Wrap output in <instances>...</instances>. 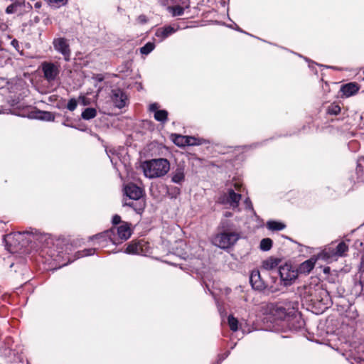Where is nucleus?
<instances>
[{
	"label": "nucleus",
	"instance_id": "f03ea898",
	"mask_svg": "<svg viewBox=\"0 0 364 364\" xmlns=\"http://www.w3.org/2000/svg\"><path fill=\"white\" fill-rule=\"evenodd\" d=\"M141 168L146 178H159L168 172L170 164L166 159H155L143 162Z\"/></svg>",
	"mask_w": 364,
	"mask_h": 364
},
{
	"label": "nucleus",
	"instance_id": "ddd939ff",
	"mask_svg": "<svg viewBox=\"0 0 364 364\" xmlns=\"http://www.w3.org/2000/svg\"><path fill=\"white\" fill-rule=\"evenodd\" d=\"M114 229V237H116L118 243L128 240L132 235V230L130 224L126 222H122V224Z\"/></svg>",
	"mask_w": 364,
	"mask_h": 364
},
{
	"label": "nucleus",
	"instance_id": "8fccbe9b",
	"mask_svg": "<svg viewBox=\"0 0 364 364\" xmlns=\"http://www.w3.org/2000/svg\"><path fill=\"white\" fill-rule=\"evenodd\" d=\"M318 290H320V291H321V293L326 294V291H324L321 290L319 287H318Z\"/></svg>",
	"mask_w": 364,
	"mask_h": 364
},
{
	"label": "nucleus",
	"instance_id": "6e6552de",
	"mask_svg": "<svg viewBox=\"0 0 364 364\" xmlns=\"http://www.w3.org/2000/svg\"><path fill=\"white\" fill-rule=\"evenodd\" d=\"M41 68L45 79L49 82L54 81L60 73L59 65L51 62H43Z\"/></svg>",
	"mask_w": 364,
	"mask_h": 364
},
{
	"label": "nucleus",
	"instance_id": "412c9836",
	"mask_svg": "<svg viewBox=\"0 0 364 364\" xmlns=\"http://www.w3.org/2000/svg\"><path fill=\"white\" fill-rule=\"evenodd\" d=\"M331 245L338 258L345 257L348 251V245L345 242H341L337 245L332 243Z\"/></svg>",
	"mask_w": 364,
	"mask_h": 364
},
{
	"label": "nucleus",
	"instance_id": "20e7f679",
	"mask_svg": "<svg viewBox=\"0 0 364 364\" xmlns=\"http://www.w3.org/2000/svg\"><path fill=\"white\" fill-rule=\"evenodd\" d=\"M262 311L269 316L271 321H287L289 322L292 318L290 314L291 312H287L284 307L274 304H263Z\"/></svg>",
	"mask_w": 364,
	"mask_h": 364
},
{
	"label": "nucleus",
	"instance_id": "c9c22d12",
	"mask_svg": "<svg viewBox=\"0 0 364 364\" xmlns=\"http://www.w3.org/2000/svg\"><path fill=\"white\" fill-rule=\"evenodd\" d=\"M95 250H96L95 248L85 249L82 252H77V257H85V256L92 255L95 252Z\"/></svg>",
	"mask_w": 364,
	"mask_h": 364
},
{
	"label": "nucleus",
	"instance_id": "09e8293b",
	"mask_svg": "<svg viewBox=\"0 0 364 364\" xmlns=\"http://www.w3.org/2000/svg\"><path fill=\"white\" fill-rule=\"evenodd\" d=\"M80 98L82 99L83 104H84L85 105H87L86 98H85V97H80Z\"/></svg>",
	"mask_w": 364,
	"mask_h": 364
},
{
	"label": "nucleus",
	"instance_id": "423d86ee",
	"mask_svg": "<svg viewBox=\"0 0 364 364\" xmlns=\"http://www.w3.org/2000/svg\"><path fill=\"white\" fill-rule=\"evenodd\" d=\"M31 9V4L26 2L25 0H15L14 3L6 7V13L7 14H18V15H24L30 12Z\"/></svg>",
	"mask_w": 364,
	"mask_h": 364
},
{
	"label": "nucleus",
	"instance_id": "37998d69",
	"mask_svg": "<svg viewBox=\"0 0 364 364\" xmlns=\"http://www.w3.org/2000/svg\"><path fill=\"white\" fill-rule=\"evenodd\" d=\"M159 106L157 103H152L149 105V111L154 112L155 113L156 111H159Z\"/></svg>",
	"mask_w": 364,
	"mask_h": 364
},
{
	"label": "nucleus",
	"instance_id": "2f4dec72",
	"mask_svg": "<svg viewBox=\"0 0 364 364\" xmlns=\"http://www.w3.org/2000/svg\"><path fill=\"white\" fill-rule=\"evenodd\" d=\"M228 323L230 328L232 331H237L238 330V321L232 315H230L228 318Z\"/></svg>",
	"mask_w": 364,
	"mask_h": 364
},
{
	"label": "nucleus",
	"instance_id": "0eeeda50",
	"mask_svg": "<svg viewBox=\"0 0 364 364\" xmlns=\"http://www.w3.org/2000/svg\"><path fill=\"white\" fill-rule=\"evenodd\" d=\"M279 274L285 286L290 285L298 276L297 270L287 264L279 267Z\"/></svg>",
	"mask_w": 364,
	"mask_h": 364
},
{
	"label": "nucleus",
	"instance_id": "79ce46f5",
	"mask_svg": "<svg viewBox=\"0 0 364 364\" xmlns=\"http://www.w3.org/2000/svg\"><path fill=\"white\" fill-rule=\"evenodd\" d=\"M38 240L41 241H45L47 243V245H49L50 241H51V239L49 235H42L39 237Z\"/></svg>",
	"mask_w": 364,
	"mask_h": 364
},
{
	"label": "nucleus",
	"instance_id": "aec40b11",
	"mask_svg": "<svg viewBox=\"0 0 364 364\" xmlns=\"http://www.w3.org/2000/svg\"><path fill=\"white\" fill-rule=\"evenodd\" d=\"M181 5H174L167 7V10L173 16H179L183 14L184 9L188 8L187 0H181Z\"/></svg>",
	"mask_w": 364,
	"mask_h": 364
},
{
	"label": "nucleus",
	"instance_id": "dca6fc26",
	"mask_svg": "<svg viewBox=\"0 0 364 364\" xmlns=\"http://www.w3.org/2000/svg\"><path fill=\"white\" fill-rule=\"evenodd\" d=\"M318 259L317 255L302 262L296 269L298 274H308L314 268L316 261Z\"/></svg>",
	"mask_w": 364,
	"mask_h": 364
},
{
	"label": "nucleus",
	"instance_id": "a878e982",
	"mask_svg": "<svg viewBox=\"0 0 364 364\" xmlns=\"http://www.w3.org/2000/svg\"><path fill=\"white\" fill-rule=\"evenodd\" d=\"M97 115V110L92 107H88L84 109L81 117L85 120H90L95 118Z\"/></svg>",
	"mask_w": 364,
	"mask_h": 364
},
{
	"label": "nucleus",
	"instance_id": "f704fd0d",
	"mask_svg": "<svg viewBox=\"0 0 364 364\" xmlns=\"http://www.w3.org/2000/svg\"><path fill=\"white\" fill-rule=\"evenodd\" d=\"M244 205L245 206V209L250 212L252 215L255 217H257L255 211L254 210L252 203L249 198H247L244 201Z\"/></svg>",
	"mask_w": 364,
	"mask_h": 364
},
{
	"label": "nucleus",
	"instance_id": "cd10ccee",
	"mask_svg": "<svg viewBox=\"0 0 364 364\" xmlns=\"http://www.w3.org/2000/svg\"><path fill=\"white\" fill-rule=\"evenodd\" d=\"M267 227L271 230H282L285 228V225L277 221H269L267 223Z\"/></svg>",
	"mask_w": 364,
	"mask_h": 364
},
{
	"label": "nucleus",
	"instance_id": "7c9ffc66",
	"mask_svg": "<svg viewBox=\"0 0 364 364\" xmlns=\"http://www.w3.org/2000/svg\"><path fill=\"white\" fill-rule=\"evenodd\" d=\"M155 48V44L153 42H148L140 48V52L143 55L149 54Z\"/></svg>",
	"mask_w": 364,
	"mask_h": 364
},
{
	"label": "nucleus",
	"instance_id": "bb28decb",
	"mask_svg": "<svg viewBox=\"0 0 364 364\" xmlns=\"http://www.w3.org/2000/svg\"><path fill=\"white\" fill-rule=\"evenodd\" d=\"M168 112L164 109L156 111L154 113V119L161 123H165L167 121Z\"/></svg>",
	"mask_w": 364,
	"mask_h": 364
},
{
	"label": "nucleus",
	"instance_id": "4468645a",
	"mask_svg": "<svg viewBox=\"0 0 364 364\" xmlns=\"http://www.w3.org/2000/svg\"><path fill=\"white\" fill-rule=\"evenodd\" d=\"M178 29V26H165L160 27L156 30L155 36L159 39V41H163L168 36L174 33Z\"/></svg>",
	"mask_w": 364,
	"mask_h": 364
},
{
	"label": "nucleus",
	"instance_id": "39448f33",
	"mask_svg": "<svg viewBox=\"0 0 364 364\" xmlns=\"http://www.w3.org/2000/svg\"><path fill=\"white\" fill-rule=\"evenodd\" d=\"M234 186L238 193H235L233 189L229 188L227 193H223L218 198L220 203L228 205L233 210L238 208L239 202L241 199L240 192H242L241 188L242 186L240 183L236 182Z\"/></svg>",
	"mask_w": 364,
	"mask_h": 364
},
{
	"label": "nucleus",
	"instance_id": "1a4fd4ad",
	"mask_svg": "<svg viewBox=\"0 0 364 364\" xmlns=\"http://www.w3.org/2000/svg\"><path fill=\"white\" fill-rule=\"evenodd\" d=\"M53 46L55 51L63 55L65 60H70L71 51L66 38L62 37L54 38Z\"/></svg>",
	"mask_w": 364,
	"mask_h": 364
},
{
	"label": "nucleus",
	"instance_id": "58836bf2",
	"mask_svg": "<svg viewBox=\"0 0 364 364\" xmlns=\"http://www.w3.org/2000/svg\"><path fill=\"white\" fill-rule=\"evenodd\" d=\"M106 151H107V154L108 155L109 158L110 159L111 163L115 167L117 164V159L114 157L115 151L113 149H109V150H106Z\"/></svg>",
	"mask_w": 364,
	"mask_h": 364
},
{
	"label": "nucleus",
	"instance_id": "f3484780",
	"mask_svg": "<svg viewBox=\"0 0 364 364\" xmlns=\"http://www.w3.org/2000/svg\"><path fill=\"white\" fill-rule=\"evenodd\" d=\"M250 282L255 289L262 290L265 288L264 282L261 279L260 273L257 269L252 271L250 277Z\"/></svg>",
	"mask_w": 364,
	"mask_h": 364
},
{
	"label": "nucleus",
	"instance_id": "f257e3e1",
	"mask_svg": "<svg viewBox=\"0 0 364 364\" xmlns=\"http://www.w3.org/2000/svg\"><path fill=\"white\" fill-rule=\"evenodd\" d=\"M124 191L126 196L131 200L128 202L125 198L124 205L131 207L136 213H141L146 205L145 200L142 198L144 193L142 188L130 183L124 186Z\"/></svg>",
	"mask_w": 364,
	"mask_h": 364
},
{
	"label": "nucleus",
	"instance_id": "9d476101",
	"mask_svg": "<svg viewBox=\"0 0 364 364\" xmlns=\"http://www.w3.org/2000/svg\"><path fill=\"white\" fill-rule=\"evenodd\" d=\"M110 97L114 105L119 109L124 108L129 103L128 96L127 93L122 89H112L111 91Z\"/></svg>",
	"mask_w": 364,
	"mask_h": 364
},
{
	"label": "nucleus",
	"instance_id": "473e14b6",
	"mask_svg": "<svg viewBox=\"0 0 364 364\" xmlns=\"http://www.w3.org/2000/svg\"><path fill=\"white\" fill-rule=\"evenodd\" d=\"M186 146H195L202 144V139L195 136H186Z\"/></svg>",
	"mask_w": 364,
	"mask_h": 364
},
{
	"label": "nucleus",
	"instance_id": "72a5a7b5",
	"mask_svg": "<svg viewBox=\"0 0 364 364\" xmlns=\"http://www.w3.org/2000/svg\"><path fill=\"white\" fill-rule=\"evenodd\" d=\"M141 253V255H146L150 253V245L149 243L144 240H140Z\"/></svg>",
	"mask_w": 364,
	"mask_h": 364
},
{
	"label": "nucleus",
	"instance_id": "4be33fe9",
	"mask_svg": "<svg viewBox=\"0 0 364 364\" xmlns=\"http://www.w3.org/2000/svg\"><path fill=\"white\" fill-rule=\"evenodd\" d=\"M140 240L132 241L127 246L124 252L131 255H140L141 253Z\"/></svg>",
	"mask_w": 364,
	"mask_h": 364
},
{
	"label": "nucleus",
	"instance_id": "f8f14e48",
	"mask_svg": "<svg viewBox=\"0 0 364 364\" xmlns=\"http://www.w3.org/2000/svg\"><path fill=\"white\" fill-rule=\"evenodd\" d=\"M90 240L94 241V245L98 244L99 246L103 247L104 242L107 240L111 241L113 244H118V242L114 237V229H110L104 232L95 235L90 237Z\"/></svg>",
	"mask_w": 364,
	"mask_h": 364
},
{
	"label": "nucleus",
	"instance_id": "a18cd8bd",
	"mask_svg": "<svg viewBox=\"0 0 364 364\" xmlns=\"http://www.w3.org/2000/svg\"><path fill=\"white\" fill-rule=\"evenodd\" d=\"M137 21L140 23H145L147 22V18L145 15H140L137 18Z\"/></svg>",
	"mask_w": 364,
	"mask_h": 364
},
{
	"label": "nucleus",
	"instance_id": "393cba45",
	"mask_svg": "<svg viewBox=\"0 0 364 364\" xmlns=\"http://www.w3.org/2000/svg\"><path fill=\"white\" fill-rule=\"evenodd\" d=\"M33 118L41 119V120H45V121H53L55 119V117L53 113L50 112H38L35 116H33Z\"/></svg>",
	"mask_w": 364,
	"mask_h": 364
},
{
	"label": "nucleus",
	"instance_id": "9b49d317",
	"mask_svg": "<svg viewBox=\"0 0 364 364\" xmlns=\"http://www.w3.org/2000/svg\"><path fill=\"white\" fill-rule=\"evenodd\" d=\"M21 237L22 232H21L10 233L4 236V241L9 252L14 253L18 251Z\"/></svg>",
	"mask_w": 364,
	"mask_h": 364
},
{
	"label": "nucleus",
	"instance_id": "b1692460",
	"mask_svg": "<svg viewBox=\"0 0 364 364\" xmlns=\"http://www.w3.org/2000/svg\"><path fill=\"white\" fill-rule=\"evenodd\" d=\"M357 164L356 173L358 177L361 181L364 182V157H360L358 159Z\"/></svg>",
	"mask_w": 364,
	"mask_h": 364
},
{
	"label": "nucleus",
	"instance_id": "3c124183",
	"mask_svg": "<svg viewBox=\"0 0 364 364\" xmlns=\"http://www.w3.org/2000/svg\"><path fill=\"white\" fill-rule=\"evenodd\" d=\"M226 357H228V354H227V355H225V356H224V357L223 358V359H225Z\"/></svg>",
	"mask_w": 364,
	"mask_h": 364
},
{
	"label": "nucleus",
	"instance_id": "c85d7f7f",
	"mask_svg": "<svg viewBox=\"0 0 364 364\" xmlns=\"http://www.w3.org/2000/svg\"><path fill=\"white\" fill-rule=\"evenodd\" d=\"M272 247V240L270 238H264L261 240L259 247L262 251H268Z\"/></svg>",
	"mask_w": 364,
	"mask_h": 364
},
{
	"label": "nucleus",
	"instance_id": "a211bd4d",
	"mask_svg": "<svg viewBox=\"0 0 364 364\" xmlns=\"http://www.w3.org/2000/svg\"><path fill=\"white\" fill-rule=\"evenodd\" d=\"M360 89V86L356 82H349L341 87V92L342 95L346 97H349L355 95Z\"/></svg>",
	"mask_w": 364,
	"mask_h": 364
},
{
	"label": "nucleus",
	"instance_id": "e433bc0d",
	"mask_svg": "<svg viewBox=\"0 0 364 364\" xmlns=\"http://www.w3.org/2000/svg\"><path fill=\"white\" fill-rule=\"evenodd\" d=\"M341 112V107L337 105H331L327 109V112L330 114L336 115Z\"/></svg>",
	"mask_w": 364,
	"mask_h": 364
},
{
	"label": "nucleus",
	"instance_id": "c756f323",
	"mask_svg": "<svg viewBox=\"0 0 364 364\" xmlns=\"http://www.w3.org/2000/svg\"><path fill=\"white\" fill-rule=\"evenodd\" d=\"M186 136L182 135H174L173 139V143L178 146H186Z\"/></svg>",
	"mask_w": 364,
	"mask_h": 364
},
{
	"label": "nucleus",
	"instance_id": "de8ad7c7",
	"mask_svg": "<svg viewBox=\"0 0 364 364\" xmlns=\"http://www.w3.org/2000/svg\"><path fill=\"white\" fill-rule=\"evenodd\" d=\"M35 6V8H36V9H40V8L41 7V2H36V3L35 4V6Z\"/></svg>",
	"mask_w": 364,
	"mask_h": 364
},
{
	"label": "nucleus",
	"instance_id": "6ab92c4d",
	"mask_svg": "<svg viewBox=\"0 0 364 364\" xmlns=\"http://www.w3.org/2000/svg\"><path fill=\"white\" fill-rule=\"evenodd\" d=\"M185 180V169L183 166H178L171 173V181L173 183L181 184Z\"/></svg>",
	"mask_w": 364,
	"mask_h": 364
},
{
	"label": "nucleus",
	"instance_id": "a19ab883",
	"mask_svg": "<svg viewBox=\"0 0 364 364\" xmlns=\"http://www.w3.org/2000/svg\"><path fill=\"white\" fill-rule=\"evenodd\" d=\"M306 293H308L309 294L310 296H311V301H315L316 300H317V296L316 295H315L313 292H312V288L311 287H306Z\"/></svg>",
	"mask_w": 364,
	"mask_h": 364
},
{
	"label": "nucleus",
	"instance_id": "ea45409f",
	"mask_svg": "<svg viewBox=\"0 0 364 364\" xmlns=\"http://www.w3.org/2000/svg\"><path fill=\"white\" fill-rule=\"evenodd\" d=\"M77 106V100L74 98L70 99L67 105V108L70 111H74Z\"/></svg>",
	"mask_w": 364,
	"mask_h": 364
},
{
	"label": "nucleus",
	"instance_id": "49530a36",
	"mask_svg": "<svg viewBox=\"0 0 364 364\" xmlns=\"http://www.w3.org/2000/svg\"><path fill=\"white\" fill-rule=\"evenodd\" d=\"M232 214L229 212V211H226L225 213H224V216L225 218H229V217H232Z\"/></svg>",
	"mask_w": 364,
	"mask_h": 364
},
{
	"label": "nucleus",
	"instance_id": "c03bdc74",
	"mask_svg": "<svg viewBox=\"0 0 364 364\" xmlns=\"http://www.w3.org/2000/svg\"><path fill=\"white\" fill-rule=\"evenodd\" d=\"M121 223V217L118 215H115L112 218V223L114 225H118Z\"/></svg>",
	"mask_w": 364,
	"mask_h": 364
},
{
	"label": "nucleus",
	"instance_id": "4c0bfd02",
	"mask_svg": "<svg viewBox=\"0 0 364 364\" xmlns=\"http://www.w3.org/2000/svg\"><path fill=\"white\" fill-rule=\"evenodd\" d=\"M52 6H60L67 3L68 0H45Z\"/></svg>",
	"mask_w": 364,
	"mask_h": 364
},
{
	"label": "nucleus",
	"instance_id": "5701e85b",
	"mask_svg": "<svg viewBox=\"0 0 364 364\" xmlns=\"http://www.w3.org/2000/svg\"><path fill=\"white\" fill-rule=\"evenodd\" d=\"M279 260L275 258H268L262 262V268L265 270L275 269L279 264Z\"/></svg>",
	"mask_w": 364,
	"mask_h": 364
},
{
	"label": "nucleus",
	"instance_id": "7ed1b4c3",
	"mask_svg": "<svg viewBox=\"0 0 364 364\" xmlns=\"http://www.w3.org/2000/svg\"><path fill=\"white\" fill-rule=\"evenodd\" d=\"M223 231L215 235L212 240L214 245L221 248L228 249L238 240L240 235L236 232H229L225 226V222L222 223Z\"/></svg>",
	"mask_w": 364,
	"mask_h": 364
},
{
	"label": "nucleus",
	"instance_id": "2eb2a0df",
	"mask_svg": "<svg viewBox=\"0 0 364 364\" xmlns=\"http://www.w3.org/2000/svg\"><path fill=\"white\" fill-rule=\"evenodd\" d=\"M318 259L327 262H332L338 260V257L331 245L326 246L320 253L317 255Z\"/></svg>",
	"mask_w": 364,
	"mask_h": 364
}]
</instances>
